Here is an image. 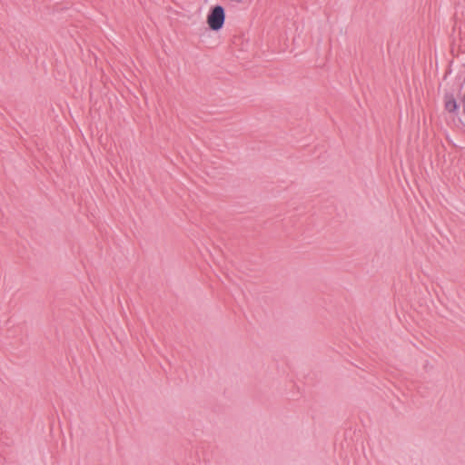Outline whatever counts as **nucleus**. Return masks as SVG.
I'll use <instances>...</instances> for the list:
<instances>
[{
    "instance_id": "nucleus-1",
    "label": "nucleus",
    "mask_w": 465,
    "mask_h": 465,
    "mask_svg": "<svg viewBox=\"0 0 465 465\" xmlns=\"http://www.w3.org/2000/svg\"><path fill=\"white\" fill-rule=\"evenodd\" d=\"M224 20L225 13L221 5L213 7L206 18L208 26L213 31L220 30L223 26Z\"/></svg>"
},
{
    "instance_id": "nucleus-2",
    "label": "nucleus",
    "mask_w": 465,
    "mask_h": 465,
    "mask_svg": "<svg viewBox=\"0 0 465 465\" xmlns=\"http://www.w3.org/2000/svg\"><path fill=\"white\" fill-rule=\"evenodd\" d=\"M444 107L445 109L450 112L453 113L456 112L458 109V104L456 99L452 94H446L444 97Z\"/></svg>"
}]
</instances>
